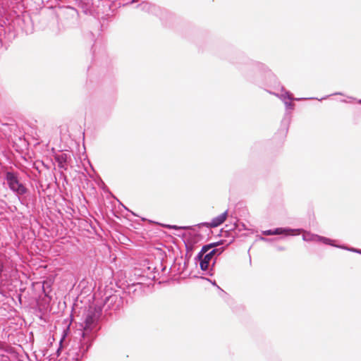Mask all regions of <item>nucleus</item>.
<instances>
[{
	"label": "nucleus",
	"instance_id": "31",
	"mask_svg": "<svg viewBox=\"0 0 361 361\" xmlns=\"http://www.w3.org/2000/svg\"><path fill=\"white\" fill-rule=\"evenodd\" d=\"M18 361H23L22 360L18 359Z\"/></svg>",
	"mask_w": 361,
	"mask_h": 361
},
{
	"label": "nucleus",
	"instance_id": "16",
	"mask_svg": "<svg viewBox=\"0 0 361 361\" xmlns=\"http://www.w3.org/2000/svg\"><path fill=\"white\" fill-rule=\"evenodd\" d=\"M79 6L82 9V11L87 14L90 12V6L88 4L80 2L79 4Z\"/></svg>",
	"mask_w": 361,
	"mask_h": 361
},
{
	"label": "nucleus",
	"instance_id": "6",
	"mask_svg": "<svg viewBox=\"0 0 361 361\" xmlns=\"http://www.w3.org/2000/svg\"><path fill=\"white\" fill-rule=\"evenodd\" d=\"M228 215V210H226L224 212H223L222 214H221L220 215L213 218L211 222L200 223V224L195 225V226L198 227V228L205 226L208 229L210 228L218 227L220 225H221L226 220Z\"/></svg>",
	"mask_w": 361,
	"mask_h": 361
},
{
	"label": "nucleus",
	"instance_id": "2",
	"mask_svg": "<svg viewBox=\"0 0 361 361\" xmlns=\"http://www.w3.org/2000/svg\"><path fill=\"white\" fill-rule=\"evenodd\" d=\"M239 60L236 61L238 68L242 71L245 78L252 82H257L264 75H273L269 67L263 63L251 60L243 56Z\"/></svg>",
	"mask_w": 361,
	"mask_h": 361
},
{
	"label": "nucleus",
	"instance_id": "24",
	"mask_svg": "<svg viewBox=\"0 0 361 361\" xmlns=\"http://www.w3.org/2000/svg\"><path fill=\"white\" fill-rule=\"evenodd\" d=\"M0 294H1L3 296H5L6 295V291L4 290L0 286Z\"/></svg>",
	"mask_w": 361,
	"mask_h": 361
},
{
	"label": "nucleus",
	"instance_id": "23",
	"mask_svg": "<svg viewBox=\"0 0 361 361\" xmlns=\"http://www.w3.org/2000/svg\"><path fill=\"white\" fill-rule=\"evenodd\" d=\"M259 240H262V241H265V242H269V241H270V239L267 238H265V237H262V236H261V237H259Z\"/></svg>",
	"mask_w": 361,
	"mask_h": 361
},
{
	"label": "nucleus",
	"instance_id": "27",
	"mask_svg": "<svg viewBox=\"0 0 361 361\" xmlns=\"http://www.w3.org/2000/svg\"><path fill=\"white\" fill-rule=\"evenodd\" d=\"M277 250H280V251H283V250H285V248L283 247L279 246V247H277Z\"/></svg>",
	"mask_w": 361,
	"mask_h": 361
},
{
	"label": "nucleus",
	"instance_id": "28",
	"mask_svg": "<svg viewBox=\"0 0 361 361\" xmlns=\"http://www.w3.org/2000/svg\"><path fill=\"white\" fill-rule=\"evenodd\" d=\"M21 297H22L21 294H18V300H19L20 304H21Z\"/></svg>",
	"mask_w": 361,
	"mask_h": 361
},
{
	"label": "nucleus",
	"instance_id": "15",
	"mask_svg": "<svg viewBox=\"0 0 361 361\" xmlns=\"http://www.w3.org/2000/svg\"><path fill=\"white\" fill-rule=\"evenodd\" d=\"M333 246L338 247V248H341V249H343V250H347L348 251H350V252H355V253H357V254H360V252L361 250L360 249H358V248L348 247H346L345 245H336L334 244Z\"/></svg>",
	"mask_w": 361,
	"mask_h": 361
},
{
	"label": "nucleus",
	"instance_id": "5",
	"mask_svg": "<svg viewBox=\"0 0 361 361\" xmlns=\"http://www.w3.org/2000/svg\"><path fill=\"white\" fill-rule=\"evenodd\" d=\"M283 93H281L280 95L278 94H276V96H278L282 102L284 103V105L286 106V110H293L294 109V104L293 103V101H299L301 99H305L304 98H295L293 94L290 93V92L285 90L284 87H281Z\"/></svg>",
	"mask_w": 361,
	"mask_h": 361
},
{
	"label": "nucleus",
	"instance_id": "32",
	"mask_svg": "<svg viewBox=\"0 0 361 361\" xmlns=\"http://www.w3.org/2000/svg\"><path fill=\"white\" fill-rule=\"evenodd\" d=\"M360 255H361V250H360Z\"/></svg>",
	"mask_w": 361,
	"mask_h": 361
},
{
	"label": "nucleus",
	"instance_id": "20",
	"mask_svg": "<svg viewBox=\"0 0 361 361\" xmlns=\"http://www.w3.org/2000/svg\"><path fill=\"white\" fill-rule=\"evenodd\" d=\"M4 271V262L0 259V279L2 277V274Z\"/></svg>",
	"mask_w": 361,
	"mask_h": 361
},
{
	"label": "nucleus",
	"instance_id": "26",
	"mask_svg": "<svg viewBox=\"0 0 361 361\" xmlns=\"http://www.w3.org/2000/svg\"><path fill=\"white\" fill-rule=\"evenodd\" d=\"M351 99L356 100L358 104H361V99H356L355 98L350 97Z\"/></svg>",
	"mask_w": 361,
	"mask_h": 361
},
{
	"label": "nucleus",
	"instance_id": "11",
	"mask_svg": "<svg viewBox=\"0 0 361 361\" xmlns=\"http://www.w3.org/2000/svg\"><path fill=\"white\" fill-rule=\"evenodd\" d=\"M54 157L55 161L57 162L58 167L66 171L68 169V154L66 153L56 154Z\"/></svg>",
	"mask_w": 361,
	"mask_h": 361
},
{
	"label": "nucleus",
	"instance_id": "30",
	"mask_svg": "<svg viewBox=\"0 0 361 361\" xmlns=\"http://www.w3.org/2000/svg\"><path fill=\"white\" fill-rule=\"evenodd\" d=\"M334 94H342L340 92H336Z\"/></svg>",
	"mask_w": 361,
	"mask_h": 361
},
{
	"label": "nucleus",
	"instance_id": "4",
	"mask_svg": "<svg viewBox=\"0 0 361 361\" xmlns=\"http://www.w3.org/2000/svg\"><path fill=\"white\" fill-rule=\"evenodd\" d=\"M4 178L9 189L16 195L20 196L27 192V188L20 182L19 175L17 172L8 171L5 173Z\"/></svg>",
	"mask_w": 361,
	"mask_h": 361
},
{
	"label": "nucleus",
	"instance_id": "29",
	"mask_svg": "<svg viewBox=\"0 0 361 361\" xmlns=\"http://www.w3.org/2000/svg\"><path fill=\"white\" fill-rule=\"evenodd\" d=\"M166 269V267H162L161 271H164Z\"/></svg>",
	"mask_w": 361,
	"mask_h": 361
},
{
	"label": "nucleus",
	"instance_id": "10",
	"mask_svg": "<svg viewBox=\"0 0 361 361\" xmlns=\"http://www.w3.org/2000/svg\"><path fill=\"white\" fill-rule=\"evenodd\" d=\"M136 8H139L143 12L152 14H157V11L159 10V8L156 5L152 4L147 1H142V3L137 4Z\"/></svg>",
	"mask_w": 361,
	"mask_h": 361
},
{
	"label": "nucleus",
	"instance_id": "3",
	"mask_svg": "<svg viewBox=\"0 0 361 361\" xmlns=\"http://www.w3.org/2000/svg\"><path fill=\"white\" fill-rule=\"evenodd\" d=\"M213 244H207L202 246L200 251L195 257V264L199 263L200 268L202 271L208 270V267L214 257H218L224 251L225 247H221L219 249H212Z\"/></svg>",
	"mask_w": 361,
	"mask_h": 361
},
{
	"label": "nucleus",
	"instance_id": "7",
	"mask_svg": "<svg viewBox=\"0 0 361 361\" xmlns=\"http://www.w3.org/2000/svg\"><path fill=\"white\" fill-rule=\"evenodd\" d=\"M291 114H285L283 118L281 120V128L276 133V136H279V138L282 140L285 139L286 137L288 126L291 121Z\"/></svg>",
	"mask_w": 361,
	"mask_h": 361
},
{
	"label": "nucleus",
	"instance_id": "25",
	"mask_svg": "<svg viewBox=\"0 0 361 361\" xmlns=\"http://www.w3.org/2000/svg\"><path fill=\"white\" fill-rule=\"evenodd\" d=\"M237 228H238V224H237V223H235L233 224V227L231 228L230 230H234V229H236Z\"/></svg>",
	"mask_w": 361,
	"mask_h": 361
},
{
	"label": "nucleus",
	"instance_id": "13",
	"mask_svg": "<svg viewBox=\"0 0 361 361\" xmlns=\"http://www.w3.org/2000/svg\"><path fill=\"white\" fill-rule=\"evenodd\" d=\"M217 257L216 256L214 257V259L211 262L208 267V270H206L204 272L206 274L209 275V276H212L214 275V269H215V264L216 263Z\"/></svg>",
	"mask_w": 361,
	"mask_h": 361
},
{
	"label": "nucleus",
	"instance_id": "1",
	"mask_svg": "<svg viewBox=\"0 0 361 361\" xmlns=\"http://www.w3.org/2000/svg\"><path fill=\"white\" fill-rule=\"evenodd\" d=\"M102 312V307L98 306H89L84 310L82 315V322L80 324L82 329L81 338L77 348L69 350L68 353L69 361H81L86 356L97 336L96 333Z\"/></svg>",
	"mask_w": 361,
	"mask_h": 361
},
{
	"label": "nucleus",
	"instance_id": "12",
	"mask_svg": "<svg viewBox=\"0 0 361 361\" xmlns=\"http://www.w3.org/2000/svg\"><path fill=\"white\" fill-rule=\"evenodd\" d=\"M42 291L44 297L48 299V302H50L52 299V296L51 295V283L49 281H44L42 284Z\"/></svg>",
	"mask_w": 361,
	"mask_h": 361
},
{
	"label": "nucleus",
	"instance_id": "9",
	"mask_svg": "<svg viewBox=\"0 0 361 361\" xmlns=\"http://www.w3.org/2000/svg\"><path fill=\"white\" fill-rule=\"evenodd\" d=\"M302 229H294L289 227H279L272 229L273 235H299L302 232Z\"/></svg>",
	"mask_w": 361,
	"mask_h": 361
},
{
	"label": "nucleus",
	"instance_id": "18",
	"mask_svg": "<svg viewBox=\"0 0 361 361\" xmlns=\"http://www.w3.org/2000/svg\"><path fill=\"white\" fill-rule=\"evenodd\" d=\"M222 243H223V240H219V241L216 242V243H212L211 244H213L212 249H219L218 246L222 245ZM220 247H219V248Z\"/></svg>",
	"mask_w": 361,
	"mask_h": 361
},
{
	"label": "nucleus",
	"instance_id": "21",
	"mask_svg": "<svg viewBox=\"0 0 361 361\" xmlns=\"http://www.w3.org/2000/svg\"><path fill=\"white\" fill-rule=\"evenodd\" d=\"M116 298V295H111L109 297L106 298L104 302L106 303L108 301L111 300V302L114 301V300Z\"/></svg>",
	"mask_w": 361,
	"mask_h": 361
},
{
	"label": "nucleus",
	"instance_id": "14",
	"mask_svg": "<svg viewBox=\"0 0 361 361\" xmlns=\"http://www.w3.org/2000/svg\"><path fill=\"white\" fill-rule=\"evenodd\" d=\"M162 226L164 228H167L169 229H173V230H186L189 228H192L190 226H179L176 225H170V224H162Z\"/></svg>",
	"mask_w": 361,
	"mask_h": 361
},
{
	"label": "nucleus",
	"instance_id": "22",
	"mask_svg": "<svg viewBox=\"0 0 361 361\" xmlns=\"http://www.w3.org/2000/svg\"><path fill=\"white\" fill-rule=\"evenodd\" d=\"M262 234L264 235H272V229L263 231Z\"/></svg>",
	"mask_w": 361,
	"mask_h": 361
},
{
	"label": "nucleus",
	"instance_id": "19",
	"mask_svg": "<svg viewBox=\"0 0 361 361\" xmlns=\"http://www.w3.org/2000/svg\"><path fill=\"white\" fill-rule=\"evenodd\" d=\"M123 2L122 3L123 6L128 5L133 3L138 2L140 0H123Z\"/></svg>",
	"mask_w": 361,
	"mask_h": 361
},
{
	"label": "nucleus",
	"instance_id": "17",
	"mask_svg": "<svg viewBox=\"0 0 361 361\" xmlns=\"http://www.w3.org/2000/svg\"><path fill=\"white\" fill-rule=\"evenodd\" d=\"M202 279H206L207 281H209L214 286H216L218 289L221 290L222 292H224V290L216 284V281H212L209 279H207V278H204V277H202Z\"/></svg>",
	"mask_w": 361,
	"mask_h": 361
},
{
	"label": "nucleus",
	"instance_id": "8",
	"mask_svg": "<svg viewBox=\"0 0 361 361\" xmlns=\"http://www.w3.org/2000/svg\"><path fill=\"white\" fill-rule=\"evenodd\" d=\"M302 239L304 241L310 242V241H318L322 242L326 245H334L333 240L330 238L320 236L317 234H312L310 233H305L302 235Z\"/></svg>",
	"mask_w": 361,
	"mask_h": 361
}]
</instances>
